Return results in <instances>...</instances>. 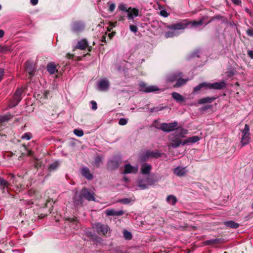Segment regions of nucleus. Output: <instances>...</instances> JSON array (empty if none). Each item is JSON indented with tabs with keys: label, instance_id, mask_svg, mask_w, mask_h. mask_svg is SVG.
I'll return each mask as SVG.
<instances>
[{
	"label": "nucleus",
	"instance_id": "1",
	"mask_svg": "<svg viewBox=\"0 0 253 253\" xmlns=\"http://www.w3.org/2000/svg\"><path fill=\"white\" fill-rule=\"evenodd\" d=\"M189 25H190V23L188 20L186 19L174 24L168 25L167 28L169 30V31L165 33V36L167 38H172L175 36H177L180 34L178 31L185 29L187 28Z\"/></svg>",
	"mask_w": 253,
	"mask_h": 253
},
{
	"label": "nucleus",
	"instance_id": "2",
	"mask_svg": "<svg viewBox=\"0 0 253 253\" xmlns=\"http://www.w3.org/2000/svg\"><path fill=\"white\" fill-rule=\"evenodd\" d=\"M83 198L88 201H94V193L90 192L87 189H83L80 194L77 192L75 194L74 198V204L75 206H82Z\"/></svg>",
	"mask_w": 253,
	"mask_h": 253
},
{
	"label": "nucleus",
	"instance_id": "3",
	"mask_svg": "<svg viewBox=\"0 0 253 253\" xmlns=\"http://www.w3.org/2000/svg\"><path fill=\"white\" fill-rule=\"evenodd\" d=\"M241 131L242 133L241 143L242 146H244L249 143L251 139L249 126L248 124H246L244 128Z\"/></svg>",
	"mask_w": 253,
	"mask_h": 253
},
{
	"label": "nucleus",
	"instance_id": "4",
	"mask_svg": "<svg viewBox=\"0 0 253 253\" xmlns=\"http://www.w3.org/2000/svg\"><path fill=\"white\" fill-rule=\"evenodd\" d=\"M177 126V122H174L170 123H162L160 126H155L157 129L162 130L166 132H169L174 130Z\"/></svg>",
	"mask_w": 253,
	"mask_h": 253
},
{
	"label": "nucleus",
	"instance_id": "5",
	"mask_svg": "<svg viewBox=\"0 0 253 253\" xmlns=\"http://www.w3.org/2000/svg\"><path fill=\"white\" fill-rule=\"evenodd\" d=\"M98 89L101 91H106L110 87V82L107 78L99 80L97 84Z\"/></svg>",
	"mask_w": 253,
	"mask_h": 253
},
{
	"label": "nucleus",
	"instance_id": "6",
	"mask_svg": "<svg viewBox=\"0 0 253 253\" xmlns=\"http://www.w3.org/2000/svg\"><path fill=\"white\" fill-rule=\"evenodd\" d=\"M93 228H95L97 233L100 235H106L108 231V226L107 225L103 224L98 222L94 224Z\"/></svg>",
	"mask_w": 253,
	"mask_h": 253
},
{
	"label": "nucleus",
	"instance_id": "7",
	"mask_svg": "<svg viewBox=\"0 0 253 253\" xmlns=\"http://www.w3.org/2000/svg\"><path fill=\"white\" fill-rule=\"evenodd\" d=\"M140 90L145 92H151L156 91L159 90V88L155 85L147 86V84L143 82L139 83Z\"/></svg>",
	"mask_w": 253,
	"mask_h": 253
},
{
	"label": "nucleus",
	"instance_id": "8",
	"mask_svg": "<svg viewBox=\"0 0 253 253\" xmlns=\"http://www.w3.org/2000/svg\"><path fill=\"white\" fill-rule=\"evenodd\" d=\"M84 28V24L80 21L73 23L71 29L74 33H79L82 31Z\"/></svg>",
	"mask_w": 253,
	"mask_h": 253
},
{
	"label": "nucleus",
	"instance_id": "9",
	"mask_svg": "<svg viewBox=\"0 0 253 253\" xmlns=\"http://www.w3.org/2000/svg\"><path fill=\"white\" fill-rule=\"evenodd\" d=\"M226 84L225 82L221 81L214 83H208V89H221L225 86Z\"/></svg>",
	"mask_w": 253,
	"mask_h": 253
},
{
	"label": "nucleus",
	"instance_id": "10",
	"mask_svg": "<svg viewBox=\"0 0 253 253\" xmlns=\"http://www.w3.org/2000/svg\"><path fill=\"white\" fill-rule=\"evenodd\" d=\"M173 173L177 176L182 177L186 174L187 170L186 167L178 166L173 169Z\"/></svg>",
	"mask_w": 253,
	"mask_h": 253
},
{
	"label": "nucleus",
	"instance_id": "11",
	"mask_svg": "<svg viewBox=\"0 0 253 253\" xmlns=\"http://www.w3.org/2000/svg\"><path fill=\"white\" fill-rule=\"evenodd\" d=\"M161 156V153L156 150L155 151H147L144 154V159L146 160L150 158H157Z\"/></svg>",
	"mask_w": 253,
	"mask_h": 253
},
{
	"label": "nucleus",
	"instance_id": "12",
	"mask_svg": "<svg viewBox=\"0 0 253 253\" xmlns=\"http://www.w3.org/2000/svg\"><path fill=\"white\" fill-rule=\"evenodd\" d=\"M138 167L136 166L135 167L132 166L130 164H126L125 166L124 173H136L138 172Z\"/></svg>",
	"mask_w": 253,
	"mask_h": 253
},
{
	"label": "nucleus",
	"instance_id": "13",
	"mask_svg": "<svg viewBox=\"0 0 253 253\" xmlns=\"http://www.w3.org/2000/svg\"><path fill=\"white\" fill-rule=\"evenodd\" d=\"M127 17L129 20H133L134 17L138 15V9L135 8L129 7V10L127 12Z\"/></svg>",
	"mask_w": 253,
	"mask_h": 253
},
{
	"label": "nucleus",
	"instance_id": "14",
	"mask_svg": "<svg viewBox=\"0 0 253 253\" xmlns=\"http://www.w3.org/2000/svg\"><path fill=\"white\" fill-rule=\"evenodd\" d=\"M181 72H176L169 75L167 78V81L169 82H173L176 81L180 77H182Z\"/></svg>",
	"mask_w": 253,
	"mask_h": 253
},
{
	"label": "nucleus",
	"instance_id": "15",
	"mask_svg": "<svg viewBox=\"0 0 253 253\" xmlns=\"http://www.w3.org/2000/svg\"><path fill=\"white\" fill-rule=\"evenodd\" d=\"M105 213L108 216H120L123 215L124 212L122 210L116 211L113 209H108L106 210Z\"/></svg>",
	"mask_w": 253,
	"mask_h": 253
},
{
	"label": "nucleus",
	"instance_id": "16",
	"mask_svg": "<svg viewBox=\"0 0 253 253\" xmlns=\"http://www.w3.org/2000/svg\"><path fill=\"white\" fill-rule=\"evenodd\" d=\"M81 172L88 180H91L93 178L92 174L90 173V170L87 167H84L82 168Z\"/></svg>",
	"mask_w": 253,
	"mask_h": 253
},
{
	"label": "nucleus",
	"instance_id": "17",
	"mask_svg": "<svg viewBox=\"0 0 253 253\" xmlns=\"http://www.w3.org/2000/svg\"><path fill=\"white\" fill-rule=\"evenodd\" d=\"M152 169V166L149 164H144L142 165L141 168V173L142 174H149Z\"/></svg>",
	"mask_w": 253,
	"mask_h": 253
},
{
	"label": "nucleus",
	"instance_id": "18",
	"mask_svg": "<svg viewBox=\"0 0 253 253\" xmlns=\"http://www.w3.org/2000/svg\"><path fill=\"white\" fill-rule=\"evenodd\" d=\"M21 99V97H19L16 95H13V98L10 101L8 107L9 108H12L16 106Z\"/></svg>",
	"mask_w": 253,
	"mask_h": 253
},
{
	"label": "nucleus",
	"instance_id": "19",
	"mask_svg": "<svg viewBox=\"0 0 253 253\" xmlns=\"http://www.w3.org/2000/svg\"><path fill=\"white\" fill-rule=\"evenodd\" d=\"M21 99V97H19L16 95H13V98L10 101L8 107L9 108H12L16 106Z\"/></svg>",
	"mask_w": 253,
	"mask_h": 253
},
{
	"label": "nucleus",
	"instance_id": "20",
	"mask_svg": "<svg viewBox=\"0 0 253 253\" xmlns=\"http://www.w3.org/2000/svg\"><path fill=\"white\" fill-rule=\"evenodd\" d=\"M200 140L199 137L197 136H194L192 137H188L187 139L183 141L182 145H184L186 144L191 143H194L198 142Z\"/></svg>",
	"mask_w": 253,
	"mask_h": 253
},
{
	"label": "nucleus",
	"instance_id": "21",
	"mask_svg": "<svg viewBox=\"0 0 253 253\" xmlns=\"http://www.w3.org/2000/svg\"><path fill=\"white\" fill-rule=\"evenodd\" d=\"M88 45L87 41L85 40H82L79 41L77 44V48L81 50L85 49Z\"/></svg>",
	"mask_w": 253,
	"mask_h": 253
},
{
	"label": "nucleus",
	"instance_id": "22",
	"mask_svg": "<svg viewBox=\"0 0 253 253\" xmlns=\"http://www.w3.org/2000/svg\"><path fill=\"white\" fill-rule=\"evenodd\" d=\"M26 70L30 76H33L34 75L35 72V68L32 64H30L29 63L26 62Z\"/></svg>",
	"mask_w": 253,
	"mask_h": 253
},
{
	"label": "nucleus",
	"instance_id": "23",
	"mask_svg": "<svg viewBox=\"0 0 253 253\" xmlns=\"http://www.w3.org/2000/svg\"><path fill=\"white\" fill-rule=\"evenodd\" d=\"M215 98L214 97H207L199 100L198 103L199 104H203L208 103H210L212 102L215 100Z\"/></svg>",
	"mask_w": 253,
	"mask_h": 253
},
{
	"label": "nucleus",
	"instance_id": "24",
	"mask_svg": "<svg viewBox=\"0 0 253 253\" xmlns=\"http://www.w3.org/2000/svg\"><path fill=\"white\" fill-rule=\"evenodd\" d=\"M47 70L50 74H53L57 71L56 67L54 63H49L47 65Z\"/></svg>",
	"mask_w": 253,
	"mask_h": 253
},
{
	"label": "nucleus",
	"instance_id": "25",
	"mask_svg": "<svg viewBox=\"0 0 253 253\" xmlns=\"http://www.w3.org/2000/svg\"><path fill=\"white\" fill-rule=\"evenodd\" d=\"M172 97L177 102H181L184 100V97L179 93L173 92L171 94Z\"/></svg>",
	"mask_w": 253,
	"mask_h": 253
},
{
	"label": "nucleus",
	"instance_id": "26",
	"mask_svg": "<svg viewBox=\"0 0 253 253\" xmlns=\"http://www.w3.org/2000/svg\"><path fill=\"white\" fill-rule=\"evenodd\" d=\"M182 143L183 141H181V140L178 139H175L171 141V142L169 144V146L173 148H176L179 147L180 145V144H182Z\"/></svg>",
	"mask_w": 253,
	"mask_h": 253
},
{
	"label": "nucleus",
	"instance_id": "27",
	"mask_svg": "<svg viewBox=\"0 0 253 253\" xmlns=\"http://www.w3.org/2000/svg\"><path fill=\"white\" fill-rule=\"evenodd\" d=\"M187 81L188 79H182V77H180L178 80H177L176 84L174 85V87H179L186 84Z\"/></svg>",
	"mask_w": 253,
	"mask_h": 253
},
{
	"label": "nucleus",
	"instance_id": "28",
	"mask_svg": "<svg viewBox=\"0 0 253 253\" xmlns=\"http://www.w3.org/2000/svg\"><path fill=\"white\" fill-rule=\"evenodd\" d=\"M138 187L142 190L148 188L147 184H145V179L139 178L138 180Z\"/></svg>",
	"mask_w": 253,
	"mask_h": 253
},
{
	"label": "nucleus",
	"instance_id": "29",
	"mask_svg": "<svg viewBox=\"0 0 253 253\" xmlns=\"http://www.w3.org/2000/svg\"><path fill=\"white\" fill-rule=\"evenodd\" d=\"M135 201L134 197L130 198H123L121 199L118 200V202L123 203L124 204H128L131 202H133Z\"/></svg>",
	"mask_w": 253,
	"mask_h": 253
},
{
	"label": "nucleus",
	"instance_id": "30",
	"mask_svg": "<svg viewBox=\"0 0 253 253\" xmlns=\"http://www.w3.org/2000/svg\"><path fill=\"white\" fill-rule=\"evenodd\" d=\"M202 88H205L206 89H208V83L207 82H203L197 85L194 88V91L197 92L199 90H200Z\"/></svg>",
	"mask_w": 253,
	"mask_h": 253
},
{
	"label": "nucleus",
	"instance_id": "31",
	"mask_svg": "<svg viewBox=\"0 0 253 253\" xmlns=\"http://www.w3.org/2000/svg\"><path fill=\"white\" fill-rule=\"evenodd\" d=\"M145 179V184H147V186L153 185L156 182V180L154 179L153 178L149 176H147Z\"/></svg>",
	"mask_w": 253,
	"mask_h": 253
},
{
	"label": "nucleus",
	"instance_id": "32",
	"mask_svg": "<svg viewBox=\"0 0 253 253\" xmlns=\"http://www.w3.org/2000/svg\"><path fill=\"white\" fill-rule=\"evenodd\" d=\"M167 201L169 204L174 205L177 202V199L175 196L171 195L168 196Z\"/></svg>",
	"mask_w": 253,
	"mask_h": 253
},
{
	"label": "nucleus",
	"instance_id": "33",
	"mask_svg": "<svg viewBox=\"0 0 253 253\" xmlns=\"http://www.w3.org/2000/svg\"><path fill=\"white\" fill-rule=\"evenodd\" d=\"M59 165H60V163L59 161L54 162L51 163L49 165V166L48 167V169L50 171H54V170H56L58 168Z\"/></svg>",
	"mask_w": 253,
	"mask_h": 253
},
{
	"label": "nucleus",
	"instance_id": "34",
	"mask_svg": "<svg viewBox=\"0 0 253 253\" xmlns=\"http://www.w3.org/2000/svg\"><path fill=\"white\" fill-rule=\"evenodd\" d=\"M226 226L232 228H237L239 226V224L233 221H227L225 223Z\"/></svg>",
	"mask_w": 253,
	"mask_h": 253
},
{
	"label": "nucleus",
	"instance_id": "35",
	"mask_svg": "<svg viewBox=\"0 0 253 253\" xmlns=\"http://www.w3.org/2000/svg\"><path fill=\"white\" fill-rule=\"evenodd\" d=\"M12 118L10 114H6L4 115L0 116V123L8 121Z\"/></svg>",
	"mask_w": 253,
	"mask_h": 253
},
{
	"label": "nucleus",
	"instance_id": "36",
	"mask_svg": "<svg viewBox=\"0 0 253 253\" xmlns=\"http://www.w3.org/2000/svg\"><path fill=\"white\" fill-rule=\"evenodd\" d=\"M118 8L120 10L126 12V13L129 10V8H128L127 5L124 3H120L118 6Z\"/></svg>",
	"mask_w": 253,
	"mask_h": 253
},
{
	"label": "nucleus",
	"instance_id": "37",
	"mask_svg": "<svg viewBox=\"0 0 253 253\" xmlns=\"http://www.w3.org/2000/svg\"><path fill=\"white\" fill-rule=\"evenodd\" d=\"M9 184L8 182L3 179L2 177L0 176V186L4 188H7Z\"/></svg>",
	"mask_w": 253,
	"mask_h": 253
},
{
	"label": "nucleus",
	"instance_id": "38",
	"mask_svg": "<svg viewBox=\"0 0 253 253\" xmlns=\"http://www.w3.org/2000/svg\"><path fill=\"white\" fill-rule=\"evenodd\" d=\"M204 19V18H203L201 20H200L198 21H194L192 22H190V24H191V25L193 27H198L199 26H201L203 24V20Z\"/></svg>",
	"mask_w": 253,
	"mask_h": 253
},
{
	"label": "nucleus",
	"instance_id": "39",
	"mask_svg": "<svg viewBox=\"0 0 253 253\" xmlns=\"http://www.w3.org/2000/svg\"><path fill=\"white\" fill-rule=\"evenodd\" d=\"M101 163H102L101 157L100 156H98L95 158V159L93 162V164L96 167H99L100 166V164H101Z\"/></svg>",
	"mask_w": 253,
	"mask_h": 253
},
{
	"label": "nucleus",
	"instance_id": "40",
	"mask_svg": "<svg viewBox=\"0 0 253 253\" xmlns=\"http://www.w3.org/2000/svg\"><path fill=\"white\" fill-rule=\"evenodd\" d=\"M32 138V134L30 132L25 133L22 136L21 139L29 140Z\"/></svg>",
	"mask_w": 253,
	"mask_h": 253
},
{
	"label": "nucleus",
	"instance_id": "41",
	"mask_svg": "<svg viewBox=\"0 0 253 253\" xmlns=\"http://www.w3.org/2000/svg\"><path fill=\"white\" fill-rule=\"evenodd\" d=\"M74 133L78 137H81L84 135V131L82 129H75L74 130Z\"/></svg>",
	"mask_w": 253,
	"mask_h": 253
},
{
	"label": "nucleus",
	"instance_id": "42",
	"mask_svg": "<svg viewBox=\"0 0 253 253\" xmlns=\"http://www.w3.org/2000/svg\"><path fill=\"white\" fill-rule=\"evenodd\" d=\"M124 236L126 239H130L132 238V235L131 233L127 230L124 231Z\"/></svg>",
	"mask_w": 253,
	"mask_h": 253
},
{
	"label": "nucleus",
	"instance_id": "43",
	"mask_svg": "<svg viewBox=\"0 0 253 253\" xmlns=\"http://www.w3.org/2000/svg\"><path fill=\"white\" fill-rule=\"evenodd\" d=\"M10 50V48L5 45H0V52L4 53Z\"/></svg>",
	"mask_w": 253,
	"mask_h": 253
},
{
	"label": "nucleus",
	"instance_id": "44",
	"mask_svg": "<svg viewBox=\"0 0 253 253\" xmlns=\"http://www.w3.org/2000/svg\"><path fill=\"white\" fill-rule=\"evenodd\" d=\"M164 108V107H153V108H152L150 109V111L151 112V113H153V112H158V111H161L162 110H163Z\"/></svg>",
	"mask_w": 253,
	"mask_h": 253
},
{
	"label": "nucleus",
	"instance_id": "45",
	"mask_svg": "<svg viewBox=\"0 0 253 253\" xmlns=\"http://www.w3.org/2000/svg\"><path fill=\"white\" fill-rule=\"evenodd\" d=\"M178 134L183 137L184 135L187 134L188 130L184 128H181L178 130Z\"/></svg>",
	"mask_w": 253,
	"mask_h": 253
},
{
	"label": "nucleus",
	"instance_id": "46",
	"mask_svg": "<svg viewBox=\"0 0 253 253\" xmlns=\"http://www.w3.org/2000/svg\"><path fill=\"white\" fill-rule=\"evenodd\" d=\"M128 122V120L126 118H121L119 121V124L121 126L126 125Z\"/></svg>",
	"mask_w": 253,
	"mask_h": 253
},
{
	"label": "nucleus",
	"instance_id": "47",
	"mask_svg": "<svg viewBox=\"0 0 253 253\" xmlns=\"http://www.w3.org/2000/svg\"><path fill=\"white\" fill-rule=\"evenodd\" d=\"M236 73H237V71H236V70L231 69L230 70H229L227 72V76L229 78H230L232 76H233V75H235L236 74Z\"/></svg>",
	"mask_w": 253,
	"mask_h": 253
},
{
	"label": "nucleus",
	"instance_id": "48",
	"mask_svg": "<svg viewBox=\"0 0 253 253\" xmlns=\"http://www.w3.org/2000/svg\"><path fill=\"white\" fill-rule=\"evenodd\" d=\"M129 29L130 30L134 33H136L138 31L137 26L134 25H130Z\"/></svg>",
	"mask_w": 253,
	"mask_h": 253
},
{
	"label": "nucleus",
	"instance_id": "49",
	"mask_svg": "<svg viewBox=\"0 0 253 253\" xmlns=\"http://www.w3.org/2000/svg\"><path fill=\"white\" fill-rule=\"evenodd\" d=\"M23 90L22 88H18L17 89L15 93H14V95H16L19 97H21V95L22 94Z\"/></svg>",
	"mask_w": 253,
	"mask_h": 253
},
{
	"label": "nucleus",
	"instance_id": "50",
	"mask_svg": "<svg viewBox=\"0 0 253 253\" xmlns=\"http://www.w3.org/2000/svg\"><path fill=\"white\" fill-rule=\"evenodd\" d=\"M90 104L91 105V109L93 110H95L97 108V105L96 102L95 101H91Z\"/></svg>",
	"mask_w": 253,
	"mask_h": 253
},
{
	"label": "nucleus",
	"instance_id": "51",
	"mask_svg": "<svg viewBox=\"0 0 253 253\" xmlns=\"http://www.w3.org/2000/svg\"><path fill=\"white\" fill-rule=\"evenodd\" d=\"M218 239H214L211 240H209L206 241V243L207 245H210L211 244H214L218 242Z\"/></svg>",
	"mask_w": 253,
	"mask_h": 253
},
{
	"label": "nucleus",
	"instance_id": "52",
	"mask_svg": "<svg viewBox=\"0 0 253 253\" xmlns=\"http://www.w3.org/2000/svg\"><path fill=\"white\" fill-rule=\"evenodd\" d=\"M115 7H116V5H115V3H111L109 5V7L108 8L109 11L111 12H113L114 10H115Z\"/></svg>",
	"mask_w": 253,
	"mask_h": 253
},
{
	"label": "nucleus",
	"instance_id": "53",
	"mask_svg": "<svg viewBox=\"0 0 253 253\" xmlns=\"http://www.w3.org/2000/svg\"><path fill=\"white\" fill-rule=\"evenodd\" d=\"M160 14L164 17H167L169 16L168 13L165 10H161L160 11Z\"/></svg>",
	"mask_w": 253,
	"mask_h": 253
},
{
	"label": "nucleus",
	"instance_id": "54",
	"mask_svg": "<svg viewBox=\"0 0 253 253\" xmlns=\"http://www.w3.org/2000/svg\"><path fill=\"white\" fill-rule=\"evenodd\" d=\"M247 33L249 36H253V29H248L247 30Z\"/></svg>",
	"mask_w": 253,
	"mask_h": 253
},
{
	"label": "nucleus",
	"instance_id": "55",
	"mask_svg": "<svg viewBox=\"0 0 253 253\" xmlns=\"http://www.w3.org/2000/svg\"><path fill=\"white\" fill-rule=\"evenodd\" d=\"M221 18H222V17L220 16V15L215 16L213 17L211 21H210L209 22L206 23L205 25H207L209 23H210V22L212 21L214 19H220Z\"/></svg>",
	"mask_w": 253,
	"mask_h": 253
},
{
	"label": "nucleus",
	"instance_id": "56",
	"mask_svg": "<svg viewBox=\"0 0 253 253\" xmlns=\"http://www.w3.org/2000/svg\"><path fill=\"white\" fill-rule=\"evenodd\" d=\"M200 52V51L199 50H197L196 51H195L192 54V57H199V55H198V54Z\"/></svg>",
	"mask_w": 253,
	"mask_h": 253
},
{
	"label": "nucleus",
	"instance_id": "57",
	"mask_svg": "<svg viewBox=\"0 0 253 253\" xmlns=\"http://www.w3.org/2000/svg\"><path fill=\"white\" fill-rule=\"evenodd\" d=\"M248 55L251 58L253 59V50H249L248 51Z\"/></svg>",
	"mask_w": 253,
	"mask_h": 253
},
{
	"label": "nucleus",
	"instance_id": "58",
	"mask_svg": "<svg viewBox=\"0 0 253 253\" xmlns=\"http://www.w3.org/2000/svg\"><path fill=\"white\" fill-rule=\"evenodd\" d=\"M233 3L236 5H240L241 3V0H232Z\"/></svg>",
	"mask_w": 253,
	"mask_h": 253
},
{
	"label": "nucleus",
	"instance_id": "59",
	"mask_svg": "<svg viewBox=\"0 0 253 253\" xmlns=\"http://www.w3.org/2000/svg\"><path fill=\"white\" fill-rule=\"evenodd\" d=\"M30 2L33 5H36L38 3V0H30Z\"/></svg>",
	"mask_w": 253,
	"mask_h": 253
},
{
	"label": "nucleus",
	"instance_id": "60",
	"mask_svg": "<svg viewBox=\"0 0 253 253\" xmlns=\"http://www.w3.org/2000/svg\"><path fill=\"white\" fill-rule=\"evenodd\" d=\"M211 108V105L205 106H204L202 107V110L205 111V110H206L208 109Z\"/></svg>",
	"mask_w": 253,
	"mask_h": 253
},
{
	"label": "nucleus",
	"instance_id": "61",
	"mask_svg": "<svg viewBox=\"0 0 253 253\" xmlns=\"http://www.w3.org/2000/svg\"><path fill=\"white\" fill-rule=\"evenodd\" d=\"M4 35V32L2 30H0V38L3 37Z\"/></svg>",
	"mask_w": 253,
	"mask_h": 253
},
{
	"label": "nucleus",
	"instance_id": "62",
	"mask_svg": "<svg viewBox=\"0 0 253 253\" xmlns=\"http://www.w3.org/2000/svg\"><path fill=\"white\" fill-rule=\"evenodd\" d=\"M125 19V16H121L119 17L118 20L120 21H123Z\"/></svg>",
	"mask_w": 253,
	"mask_h": 253
},
{
	"label": "nucleus",
	"instance_id": "63",
	"mask_svg": "<svg viewBox=\"0 0 253 253\" xmlns=\"http://www.w3.org/2000/svg\"><path fill=\"white\" fill-rule=\"evenodd\" d=\"M245 11H246L248 13H249L250 15H251L252 12H251V10H250L249 8H245Z\"/></svg>",
	"mask_w": 253,
	"mask_h": 253
},
{
	"label": "nucleus",
	"instance_id": "64",
	"mask_svg": "<svg viewBox=\"0 0 253 253\" xmlns=\"http://www.w3.org/2000/svg\"><path fill=\"white\" fill-rule=\"evenodd\" d=\"M114 162H115L114 161L111 160L109 162V165H113Z\"/></svg>",
	"mask_w": 253,
	"mask_h": 253
}]
</instances>
